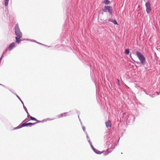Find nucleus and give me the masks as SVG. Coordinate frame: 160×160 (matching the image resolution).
<instances>
[{
  "label": "nucleus",
  "mask_w": 160,
  "mask_h": 160,
  "mask_svg": "<svg viewBox=\"0 0 160 160\" xmlns=\"http://www.w3.org/2000/svg\"><path fill=\"white\" fill-rule=\"evenodd\" d=\"M113 21V20L111 19H109L108 20V21L109 22H112Z\"/></svg>",
  "instance_id": "nucleus-16"
},
{
  "label": "nucleus",
  "mask_w": 160,
  "mask_h": 160,
  "mask_svg": "<svg viewBox=\"0 0 160 160\" xmlns=\"http://www.w3.org/2000/svg\"><path fill=\"white\" fill-rule=\"evenodd\" d=\"M30 118L31 120H32L35 121L37 122L38 121L37 120L36 118H33V117H32V116H30Z\"/></svg>",
  "instance_id": "nucleus-12"
},
{
  "label": "nucleus",
  "mask_w": 160,
  "mask_h": 160,
  "mask_svg": "<svg viewBox=\"0 0 160 160\" xmlns=\"http://www.w3.org/2000/svg\"><path fill=\"white\" fill-rule=\"evenodd\" d=\"M145 6L146 8V11L148 13L151 11L152 10L149 1L145 3Z\"/></svg>",
  "instance_id": "nucleus-3"
},
{
  "label": "nucleus",
  "mask_w": 160,
  "mask_h": 160,
  "mask_svg": "<svg viewBox=\"0 0 160 160\" xmlns=\"http://www.w3.org/2000/svg\"><path fill=\"white\" fill-rule=\"evenodd\" d=\"M21 38H19L18 37H15L16 42L18 44H19L21 41Z\"/></svg>",
  "instance_id": "nucleus-8"
},
{
  "label": "nucleus",
  "mask_w": 160,
  "mask_h": 160,
  "mask_svg": "<svg viewBox=\"0 0 160 160\" xmlns=\"http://www.w3.org/2000/svg\"><path fill=\"white\" fill-rule=\"evenodd\" d=\"M105 10H108V12L110 14H112V7L109 6H106L104 7V9L103 10V11L104 12H106Z\"/></svg>",
  "instance_id": "nucleus-5"
},
{
  "label": "nucleus",
  "mask_w": 160,
  "mask_h": 160,
  "mask_svg": "<svg viewBox=\"0 0 160 160\" xmlns=\"http://www.w3.org/2000/svg\"><path fill=\"white\" fill-rule=\"evenodd\" d=\"M15 32L16 37H18L19 38H22V34L21 32L19 27L18 23H17L15 27Z\"/></svg>",
  "instance_id": "nucleus-1"
},
{
  "label": "nucleus",
  "mask_w": 160,
  "mask_h": 160,
  "mask_svg": "<svg viewBox=\"0 0 160 160\" xmlns=\"http://www.w3.org/2000/svg\"><path fill=\"white\" fill-rule=\"evenodd\" d=\"M68 113V112H64L63 113H62V117H65L66 116V114Z\"/></svg>",
  "instance_id": "nucleus-14"
},
{
  "label": "nucleus",
  "mask_w": 160,
  "mask_h": 160,
  "mask_svg": "<svg viewBox=\"0 0 160 160\" xmlns=\"http://www.w3.org/2000/svg\"><path fill=\"white\" fill-rule=\"evenodd\" d=\"M112 22L114 24H116V25H117L118 24V23H117V21L116 20H113Z\"/></svg>",
  "instance_id": "nucleus-15"
},
{
  "label": "nucleus",
  "mask_w": 160,
  "mask_h": 160,
  "mask_svg": "<svg viewBox=\"0 0 160 160\" xmlns=\"http://www.w3.org/2000/svg\"><path fill=\"white\" fill-rule=\"evenodd\" d=\"M7 49H6V51L4 52V53L5 52L7 51Z\"/></svg>",
  "instance_id": "nucleus-17"
},
{
  "label": "nucleus",
  "mask_w": 160,
  "mask_h": 160,
  "mask_svg": "<svg viewBox=\"0 0 160 160\" xmlns=\"http://www.w3.org/2000/svg\"><path fill=\"white\" fill-rule=\"evenodd\" d=\"M102 3L106 5H108L110 3V2L108 0H105L103 1Z\"/></svg>",
  "instance_id": "nucleus-9"
},
{
  "label": "nucleus",
  "mask_w": 160,
  "mask_h": 160,
  "mask_svg": "<svg viewBox=\"0 0 160 160\" xmlns=\"http://www.w3.org/2000/svg\"><path fill=\"white\" fill-rule=\"evenodd\" d=\"M37 122H35V123H23L21 125H19L17 127L15 128L18 129L21 128L22 127H25V126H27L29 125H33L34 124L36 123Z\"/></svg>",
  "instance_id": "nucleus-4"
},
{
  "label": "nucleus",
  "mask_w": 160,
  "mask_h": 160,
  "mask_svg": "<svg viewBox=\"0 0 160 160\" xmlns=\"http://www.w3.org/2000/svg\"><path fill=\"white\" fill-rule=\"evenodd\" d=\"M105 124L107 128H110L111 127V121L110 120L107 121L106 122Z\"/></svg>",
  "instance_id": "nucleus-6"
},
{
  "label": "nucleus",
  "mask_w": 160,
  "mask_h": 160,
  "mask_svg": "<svg viewBox=\"0 0 160 160\" xmlns=\"http://www.w3.org/2000/svg\"><path fill=\"white\" fill-rule=\"evenodd\" d=\"M15 47V43L14 42H12L9 45L8 47V48L9 49L10 51H11Z\"/></svg>",
  "instance_id": "nucleus-7"
},
{
  "label": "nucleus",
  "mask_w": 160,
  "mask_h": 160,
  "mask_svg": "<svg viewBox=\"0 0 160 160\" xmlns=\"http://www.w3.org/2000/svg\"><path fill=\"white\" fill-rule=\"evenodd\" d=\"M136 55L141 63L143 64L146 60L144 56L140 52L138 51H137Z\"/></svg>",
  "instance_id": "nucleus-2"
},
{
  "label": "nucleus",
  "mask_w": 160,
  "mask_h": 160,
  "mask_svg": "<svg viewBox=\"0 0 160 160\" xmlns=\"http://www.w3.org/2000/svg\"><path fill=\"white\" fill-rule=\"evenodd\" d=\"M9 0H4V4L5 6H8Z\"/></svg>",
  "instance_id": "nucleus-10"
},
{
  "label": "nucleus",
  "mask_w": 160,
  "mask_h": 160,
  "mask_svg": "<svg viewBox=\"0 0 160 160\" xmlns=\"http://www.w3.org/2000/svg\"><path fill=\"white\" fill-rule=\"evenodd\" d=\"M62 117H62V113L58 115L57 116V118H61Z\"/></svg>",
  "instance_id": "nucleus-13"
},
{
  "label": "nucleus",
  "mask_w": 160,
  "mask_h": 160,
  "mask_svg": "<svg viewBox=\"0 0 160 160\" xmlns=\"http://www.w3.org/2000/svg\"><path fill=\"white\" fill-rule=\"evenodd\" d=\"M129 49H126L125 50V53L126 54H129Z\"/></svg>",
  "instance_id": "nucleus-11"
},
{
  "label": "nucleus",
  "mask_w": 160,
  "mask_h": 160,
  "mask_svg": "<svg viewBox=\"0 0 160 160\" xmlns=\"http://www.w3.org/2000/svg\"><path fill=\"white\" fill-rule=\"evenodd\" d=\"M117 81H118V82H119V79H117Z\"/></svg>",
  "instance_id": "nucleus-18"
}]
</instances>
